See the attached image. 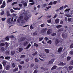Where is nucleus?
Wrapping results in <instances>:
<instances>
[{"label": "nucleus", "instance_id": "c756f323", "mask_svg": "<svg viewBox=\"0 0 73 73\" xmlns=\"http://www.w3.org/2000/svg\"><path fill=\"white\" fill-rule=\"evenodd\" d=\"M37 35V32L36 31L35 32H34L33 34V36H36Z\"/></svg>", "mask_w": 73, "mask_h": 73}, {"label": "nucleus", "instance_id": "f3484780", "mask_svg": "<svg viewBox=\"0 0 73 73\" xmlns=\"http://www.w3.org/2000/svg\"><path fill=\"white\" fill-rule=\"evenodd\" d=\"M5 46V44L4 43H1L0 44V47L1 46Z\"/></svg>", "mask_w": 73, "mask_h": 73}, {"label": "nucleus", "instance_id": "37998d69", "mask_svg": "<svg viewBox=\"0 0 73 73\" xmlns=\"http://www.w3.org/2000/svg\"><path fill=\"white\" fill-rule=\"evenodd\" d=\"M34 65H35V64H32L30 65V67L32 68L33 66H34Z\"/></svg>", "mask_w": 73, "mask_h": 73}, {"label": "nucleus", "instance_id": "de8ad7c7", "mask_svg": "<svg viewBox=\"0 0 73 73\" xmlns=\"http://www.w3.org/2000/svg\"><path fill=\"white\" fill-rule=\"evenodd\" d=\"M18 66L19 68V69L20 70H22V68H22V66H21V65H19Z\"/></svg>", "mask_w": 73, "mask_h": 73}, {"label": "nucleus", "instance_id": "864d4df0", "mask_svg": "<svg viewBox=\"0 0 73 73\" xmlns=\"http://www.w3.org/2000/svg\"><path fill=\"white\" fill-rule=\"evenodd\" d=\"M51 17H52V16L48 15L46 17V18H47V19H49V18H50Z\"/></svg>", "mask_w": 73, "mask_h": 73}, {"label": "nucleus", "instance_id": "9b49d317", "mask_svg": "<svg viewBox=\"0 0 73 73\" xmlns=\"http://www.w3.org/2000/svg\"><path fill=\"white\" fill-rule=\"evenodd\" d=\"M64 31V29L62 28H61L58 30V33H60V32H62V31Z\"/></svg>", "mask_w": 73, "mask_h": 73}, {"label": "nucleus", "instance_id": "6ab92c4d", "mask_svg": "<svg viewBox=\"0 0 73 73\" xmlns=\"http://www.w3.org/2000/svg\"><path fill=\"white\" fill-rule=\"evenodd\" d=\"M44 51H45V52L47 53H49V50L45 49Z\"/></svg>", "mask_w": 73, "mask_h": 73}, {"label": "nucleus", "instance_id": "e433bc0d", "mask_svg": "<svg viewBox=\"0 0 73 73\" xmlns=\"http://www.w3.org/2000/svg\"><path fill=\"white\" fill-rule=\"evenodd\" d=\"M30 29L31 30L33 29V25L32 24L30 27Z\"/></svg>", "mask_w": 73, "mask_h": 73}, {"label": "nucleus", "instance_id": "680f3d73", "mask_svg": "<svg viewBox=\"0 0 73 73\" xmlns=\"http://www.w3.org/2000/svg\"><path fill=\"white\" fill-rule=\"evenodd\" d=\"M1 8H4V7H5V5H1Z\"/></svg>", "mask_w": 73, "mask_h": 73}, {"label": "nucleus", "instance_id": "a19ab883", "mask_svg": "<svg viewBox=\"0 0 73 73\" xmlns=\"http://www.w3.org/2000/svg\"><path fill=\"white\" fill-rule=\"evenodd\" d=\"M55 35H56V33H53L52 34H51L52 36H54Z\"/></svg>", "mask_w": 73, "mask_h": 73}, {"label": "nucleus", "instance_id": "338daca9", "mask_svg": "<svg viewBox=\"0 0 73 73\" xmlns=\"http://www.w3.org/2000/svg\"><path fill=\"white\" fill-rule=\"evenodd\" d=\"M25 61L26 62H28L29 61V60L28 58H27L25 60Z\"/></svg>", "mask_w": 73, "mask_h": 73}, {"label": "nucleus", "instance_id": "aec40b11", "mask_svg": "<svg viewBox=\"0 0 73 73\" xmlns=\"http://www.w3.org/2000/svg\"><path fill=\"white\" fill-rule=\"evenodd\" d=\"M62 26L61 25H57L56 26V28H57V29H59V28H60L61 27H62Z\"/></svg>", "mask_w": 73, "mask_h": 73}, {"label": "nucleus", "instance_id": "a18cd8bd", "mask_svg": "<svg viewBox=\"0 0 73 73\" xmlns=\"http://www.w3.org/2000/svg\"><path fill=\"white\" fill-rule=\"evenodd\" d=\"M12 66H13V68H15V66H16V65H15V63H13L12 64Z\"/></svg>", "mask_w": 73, "mask_h": 73}, {"label": "nucleus", "instance_id": "4be33fe9", "mask_svg": "<svg viewBox=\"0 0 73 73\" xmlns=\"http://www.w3.org/2000/svg\"><path fill=\"white\" fill-rule=\"evenodd\" d=\"M69 69V70H71L72 69H73V66H70L69 67H68Z\"/></svg>", "mask_w": 73, "mask_h": 73}, {"label": "nucleus", "instance_id": "f03ea898", "mask_svg": "<svg viewBox=\"0 0 73 73\" xmlns=\"http://www.w3.org/2000/svg\"><path fill=\"white\" fill-rule=\"evenodd\" d=\"M62 48L60 47L58 50V53H61L62 52Z\"/></svg>", "mask_w": 73, "mask_h": 73}, {"label": "nucleus", "instance_id": "f8f14e48", "mask_svg": "<svg viewBox=\"0 0 73 73\" xmlns=\"http://www.w3.org/2000/svg\"><path fill=\"white\" fill-rule=\"evenodd\" d=\"M59 21H60V19H56L55 20V22L56 23V24H57L58 23H59Z\"/></svg>", "mask_w": 73, "mask_h": 73}, {"label": "nucleus", "instance_id": "c03bdc74", "mask_svg": "<svg viewBox=\"0 0 73 73\" xmlns=\"http://www.w3.org/2000/svg\"><path fill=\"white\" fill-rule=\"evenodd\" d=\"M65 16H66V17H70V16H71V15H67L66 14L65 15Z\"/></svg>", "mask_w": 73, "mask_h": 73}, {"label": "nucleus", "instance_id": "20e7f679", "mask_svg": "<svg viewBox=\"0 0 73 73\" xmlns=\"http://www.w3.org/2000/svg\"><path fill=\"white\" fill-rule=\"evenodd\" d=\"M54 59H51L50 61L49 62L48 64H53V62H54Z\"/></svg>", "mask_w": 73, "mask_h": 73}, {"label": "nucleus", "instance_id": "79ce46f5", "mask_svg": "<svg viewBox=\"0 0 73 73\" xmlns=\"http://www.w3.org/2000/svg\"><path fill=\"white\" fill-rule=\"evenodd\" d=\"M5 59L7 60V59H10V57L9 56H6L5 57Z\"/></svg>", "mask_w": 73, "mask_h": 73}, {"label": "nucleus", "instance_id": "7ed1b4c3", "mask_svg": "<svg viewBox=\"0 0 73 73\" xmlns=\"http://www.w3.org/2000/svg\"><path fill=\"white\" fill-rule=\"evenodd\" d=\"M46 30H47V29L46 28L43 29L41 31V33H45V32H46Z\"/></svg>", "mask_w": 73, "mask_h": 73}, {"label": "nucleus", "instance_id": "2eb2a0df", "mask_svg": "<svg viewBox=\"0 0 73 73\" xmlns=\"http://www.w3.org/2000/svg\"><path fill=\"white\" fill-rule=\"evenodd\" d=\"M28 44V42L27 41L23 43L24 46H25L26 45H27V44Z\"/></svg>", "mask_w": 73, "mask_h": 73}, {"label": "nucleus", "instance_id": "72a5a7b5", "mask_svg": "<svg viewBox=\"0 0 73 73\" xmlns=\"http://www.w3.org/2000/svg\"><path fill=\"white\" fill-rule=\"evenodd\" d=\"M34 46H36V47H37L38 46V45L37 43H34Z\"/></svg>", "mask_w": 73, "mask_h": 73}, {"label": "nucleus", "instance_id": "393cba45", "mask_svg": "<svg viewBox=\"0 0 73 73\" xmlns=\"http://www.w3.org/2000/svg\"><path fill=\"white\" fill-rule=\"evenodd\" d=\"M2 64L4 66H5V65H6V64H7V62L5 61L3 62Z\"/></svg>", "mask_w": 73, "mask_h": 73}, {"label": "nucleus", "instance_id": "ea45409f", "mask_svg": "<svg viewBox=\"0 0 73 73\" xmlns=\"http://www.w3.org/2000/svg\"><path fill=\"white\" fill-rule=\"evenodd\" d=\"M53 4V2L52 1H51L48 4L49 5H52Z\"/></svg>", "mask_w": 73, "mask_h": 73}, {"label": "nucleus", "instance_id": "5fc2aeb1", "mask_svg": "<svg viewBox=\"0 0 73 73\" xmlns=\"http://www.w3.org/2000/svg\"><path fill=\"white\" fill-rule=\"evenodd\" d=\"M20 64H24V62L23 61H22L21 62H20Z\"/></svg>", "mask_w": 73, "mask_h": 73}, {"label": "nucleus", "instance_id": "a878e982", "mask_svg": "<svg viewBox=\"0 0 73 73\" xmlns=\"http://www.w3.org/2000/svg\"><path fill=\"white\" fill-rule=\"evenodd\" d=\"M70 58H71V57L70 56H68L67 59V61H69L70 60Z\"/></svg>", "mask_w": 73, "mask_h": 73}, {"label": "nucleus", "instance_id": "58836bf2", "mask_svg": "<svg viewBox=\"0 0 73 73\" xmlns=\"http://www.w3.org/2000/svg\"><path fill=\"white\" fill-rule=\"evenodd\" d=\"M23 5L24 7H27V2H25L23 3Z\"/></svg>", "mask_w": 73, "mask_h": 73}, {"label": "nucleus", "instance_id": "f704fd0d", "mask_svg": "<svg viewBox=\"0 0 73 73\" xmlns=\"http://www.w3.org/2000/svg\"><path fill=\"white\" fill-rule=\"evenodd\" d=\"M47 21L48 23H51V22L52 21V20L51 19H50L47 20Z\"/></svg>", "mask_w": 73, "mask_h": 73}, {"label": "nucleus", "instance_id": "423d86ee", "mask_svg": "<svg viewBox=\"0 0 73 73\" xmlns=\"http://www.w3.org/2000/svg\"><path fill=\"white\" fill-rule=\"evenodd\" d=\"M26 39V38L25 37H22L20 38V41H24Z\"/></svg>", "mask_w": 73, "mask_h": 73}, {"label": "nucleus", "instance_id": "0eeeda50", "mask_svg": "<svg viewBox=\"0 0 73 73\" xmlns=\"http://www.w3.org/2000/svg\"><path fill=\"white\" fill-rule=\"evenodd\" d=\"M29 19V17L28 16H26L24 18V20L25 21H27Z\"/></svg>", "mask_w": 73, "mask_h": 73}, {"label": "nucleus", "instance_id": "6e6d98bb", "mask_svg": "<svg viewBox=\"0 0 73 73\" xmlns=\"http://www.w3.org/2000/svg\"><path fill=\"white\" fill-rule=\"evenodd\" d=\"M70 48H73V44L72 43L70 45Z\"/></svg>", "mask_w": 73, "mask_h": 73}, {"label": "nucleus", "instance_id": "3c124183", "mask_svg": "<svg viewBox=\"0 0 73 73\" xmlns=\"http://www.w3.org/2000/svg\"><path fill=\"white\" fill-rule=\"evenodd\" d=\"M51 8V6H49L48 7H46V8L47 9V10H48V9H49V8Z\"/></svg>", "mask_w": 73, "mask_h": 73}, {"label": "nucleus", "instance_id": "f257e3e1", "mask_svg": "<svg viewBox=\"0 0 73 73\" xmlns=\"http://www.w3.org/2000/svg\"><path fill=\"white\" fill-rule=\"evenodd\" d=\"M23 18H24V16H21L17 19V21L18 23H24Z\"/></svg>", "mask_w": 73, "mask_h": 73}, {"label": "nucleus", "instance_id": "8fccbe9b", "mask_svg": "<svg viewBox=\"0 0 73 73\" xmlns=\"http://www.w3.org/2000/svg\"><path fill=\"white\" fill-rule=\"evenodd\" d=\"M11 18H9L7 20V23H9V22H10V21L11 20Z\"/></svg>", "mask_w": 73, "mask_h": 73}, {"label": "nucleus", "instance_id": "473e14b6", "mask_svg": "<svg viewBox=\"0 0 73 73\" xmlns=\"http://www.w3.org/2000/svg\"><path fill=\"white\" fill-rule=\"evenodd\" d=\"M45 25L43 23L40 25V27L42 28H43V27H45Z\"/></svg>", "mask_w": 73, "mask_h": 73}, {"label": "nucleus", "instance_id": "39448f33", "mask_svg": "<svg viewBox=\"0 0 73 73\" xmlns=\"http://www.w3.org/2000/svg\"><path fill=\"white\" fill-rule=\"evenodd\" d=\"M62 36L63 38H66L67 37V35L64 33H63L62 34Z\"/></svg>", "mask_w": 73, "mask_h": 73}, {"label": "nucleus", "instance_id": "0e129e2a", "mask_svg": "<svg viewBox=\"0 0 73 73\" xmlns=\"http://www.w3.org/2000/svg\"><path fill=\"white\" fill-rule=\"evenodd\" d=\"M5 1H4L3 3V5H5Z\"/></svg>", "mask_w": 73, "mask_h": 73}, {"label": "nucleus", "instance_id": "774afa93", "mask_svg": "<svg viewBox=\"0 0 73 73\" xmlns=\"http://www.w3.org/2000/svg\"><path fill=\"white\" fill-rule=\"evenodd\" d=\"M34 73H37V70H35L34 72Z\"/></svg>", "mask_w": 73, "mask_h": 73}, {"label": "nucleus", "instance_id": "5701e85b", "mask_svg": "<svg viewBox=\"0 0 73 73\" xmlns=\"http://www.w3.org/2000/svg\"><path fill=\"white\" fill-rule=\"evenodd\" d=\"M10 14H9V11H7V16H10Z\"/></svg>", "mask_w": 73, "mask_h": 73}, {"label": "nucleus", "instance_id": "ddd939ff", "mask_svg": "<svg viewBox=\"0 0 73 73\" xmlns=\"http://www.w3.org/2000/svg\"><path fill=\"white\" fill-rule=\"evenodd\" d=\"M47 35H50V29H49L47 32Z\"/></svg>", "mask_w": 73, "mask_h": 73}, {"label": "nucleus", "instance_id": "2f4dec72", "mask_svg": "<svg viewBox=\"0 0 73 73\" xmlns=\"http://www.w3.org/2000/svg\"><path fill=\"white\" fill-rule=\"evenodd\" d=\"M43 38H44L43 37L40 38L38 39L39 41H41V40H43Z\"/></svg>", "mask_w": 73, "mask_h": 73}, {"label": "nucleus", "instance_id": "b1692460", "mask_svg": "<svg viewBox=\"0 0 73 73\" xmlns=\"http://www.w3.org/2000/svg\"><path fill=\"white\" fill-rule=\"evenodd\" d=\"M5 40H7V41H8L9 40V36H7L5 38Z\"/></svg>", "mask_w": 73, "mask_h": 73}, {"label": "nucleus", "instance_id": "c9c22d12", "mask_svg": "<svg viewBox=\"0 0 73 73\" xmlns=\"http://www.w3.org/2000/svg\"><path fill=\"white\" fill-rule=\"evenodd\" d=\"M37 52L36 51L35 53L33 54V56H36V55H37Z\"/></svg>", "mask_w": 73, "mask_h": 73}, {"label": "nucleus", "instance_id": "a211bd4d", "mask_svg": "<svg viewBox=\"0 0 73 73\" xmlns=\"http://www.w3.org/2000/svg\"><path fill=\"white\" fill-rule=\"evenodd\" d=\"M57 68V66H54L52 67L51 68V70H54V69H56Z\"/></svg>", "mask_w": 73, "mask_h": 73}, {"label": "nucleus", "instance_id": "cd10ccee", "mask_svg": "<svg viewBox=\"0 0 73 73\" xmlns=\"http://www.w3.org/2000/svg\"><path fill=\"white\" fill-rule=\"evenodd\" d=\"M35 62H38V60L37 59V58H35Z\"/></svg>", "mask_w": 73, "mask_h": 73}, {"label": "nucleus", "instance_id": "9d476101", "mask_svg": "<svg viewBox=\"0 0 73 73\" xmlns=\"http://www.w3.org/2000/svg\"><path fill=\"white\" fill-rule=\"evenodd\" d=\"M39 56L42 57V58H46V55H39Z\"/></svg>", "mask_w": 73, "mask_h": 73}, {"label": "nucleus", "instance_id": "052dcab7", "mask_svg": "<svg viewBox=\"0 0 73 73\" xmlns=\"http://www.w3.org/2000/svg\"><path fill=\"white\" fill-rule=\"evenodd\" d=\"M57 3V1H55L53 2V4H56Z\"/></svg>", "mask_w": 73, "mask_h": 73}, {"label": "nucleus", "instance_id": "c85d7f7f", "mask_svg": "<svg viewBox=\"0 0 73 73\" xmlns=\"http://www.w3.org/2000/svg\"><path fill=\"white\" fill-rule=\"evenodd\" d=\"M47 43H48L49 44H52V41L50 40H49L48 41Z\"/></svg>", "mask_w": 73, "mask_h": 73}, {"label": "nucleus", "instance_id": "49530a36", "mask_svg": "<svg viewBox=\"0 0 73 73\" xmlns=\"http://www.w3.org/2000/svg\"><path fill=\"white\" fill-rule=\"evenodd\" d=\"M59 65H64V64L63 63V62H60L59 63Z\"/></svg>", "mask_w": 73, "mask_h": 73}, {"label": "nucleus", "instance_id": "e2e57ef3", "mask_svg": "<svg viewBox=\"0 0 73 73\" xmlns=\"http://www.w3.org/2000/svg\"><path fill=\"white\" fill-rule=\"evenodd\" d=\"M12 0H8L7 3H9V2H11V1H12Z\"/></svg>", "mask_w": 73, "mask_h": 73}, {"label": "nucleus", "instance_id": "412c9836", "mask_svg": "<svg viewBox=\"0 0 73 73\" xmlns=\"http://www.w3.org/2000/svg\"><path fill=\"white\" fill-rule=\"evenodd\" d=\"M23 49L22 48H19V52H21L22 51H23Z\"/></svg>", "mask_w": 73, "mask_h": 73}, {"label": "nucleus", "instance_id": "1a4fd4ad", "mask_svg": "<svg viewBox=\"0 0 73 73\" xmlns=\"http://www.w3.org/2000/svg\"><path fill=\"white\" fill-rule=\"evenodd\" d=\"M9 69H10V66H9V65H7L6 67V70H9Z\"/></svg>", "mask_w": 73, "mask_h": 73}, {"label": "nucleus", "instance_id": "bf43d9fd", "mask_svg": "<svg viewBox=\"0 0 73 73\" xmlns=\"http://www.w3.org/2000/svg\"><path fill=\"white\" fill-rule=\"evenodd\" d=\"M6 19V18H3L2 19V21H5V20Z\"/></svg>", "mask_w": 73, "mask_h": 73}, {"label": "nucleus", "instance_id": "7c9ffc66", "mask_svg": "<svg viewBox=\"0 0 73 73\" xmlns=\"http://www.w3.org/2000/svg\"><path fill=\"white\" fill-rule=\"evenodd\" d=\"M9 38H14V36L12 35H11L9 36Z\"/></svg>", "mask_w": 73, "mask_h": 73}, {"label": "nucleus", "instance_id": "603ef678", "mask_svg": "<svg viewBox=\"0 0 73 73\" xmlns=\"http://www.w3.org/2000/svg\"><path fill=\"white\" fill-rule=\"evenodd\" d=\"M70 9H66L65 10V12H68V11H70Z\"/></svg>", "mask_w": 73, "mask_h": 73}, {"label": "nucleus", "instance_id": "69168bd1", "mask_svg": "<svg viewBox=\"0 0 73 73\" xmlns=\"http://www.w3.org/2000/svg\"><path fill=\"white\" fill-rule=\"evenodd\" d=\"M70 64H71V65H73V60H72L70 62Z\"/></svg>", "mask_w": 73, "mask_h": 73}, {"label": "nucleus", "instance_id": "4d7b16f0", "mask_svg": "<svg viewBox=\"0 0 73 73\" xmlns=\"http://www.w3.org/2000/svg\"><path fill=\"white\" fill-rule=\"evenodd\" d=\"M64 8V6H62V7H60L59 8V10H62V9Z\"/></svg>", "mask_w": 73, "mask_h": 73}, {"label": "nucleus", "instance_id": "dca6fc26", "mask_svg": "<svg viewBox=\"0 0 73 73\" xmlns=\"http://www.w3.org/2000/svg\"><path fill=\"white\" fill-rule=\"evenodd\" d=\"M41 69H43V70H44V71H45L46 70H48V68H44L42 67H41Z\"/></svg>", "mask_w": 73, "mask_h": 73}, {"label": "nucleus", "instance_id": "4468645a", "mask_svg": "<svg viewBox=\"0 0 73 73\" xmlns=\"http://www.w3.org/2000/svg\"><path fill=\"white\" fill-rule=\"evenodd\" d=\"M15 51H12L11 52V55H14L15 54Z\"/></svg>", "mask_w": 73, "mask_h": 73}, {"label": "nucleus", "instance_id": "bb28decb", "mask_svg": "<svg viewBox=\"0 0 73 73\" xmlns=\"http://www.w3.org/2000/svg\"><path fill=\"white\" fill-rule=\"evenodd\" d=\"M25 57V55H22L21 56V58H24V57Z\"/></svg>", "mask_w": 73, "mask_h": 73}, {"label": "nucleus", "instance_id": "13d9d810", "mask_svg": "<svg viewBox=\"0 0 73 73\" xmlns=\"http://www.w3.org/2000/svg\"><path fill=\"white\" fill-rule=\"evenodd\" d=\"M18 68H15L14 70V72H15L16 71H17L18 70Z\"/></svg>", "mask_w": 73, "mask_h": 73}, {"label": "nucleus", "instance_id": "4c0bfd02", "mask_svg": "<svg viewBox=\"0 0 73 73\" xmlns=\"http://www.w3.org/2000/svg\"><path fill=\"white\" fill-rule=\"evenodd\" d=\"M17 4V2H15L13 3L12 4V5H13L15 4Z\"/></svg>", "mask_w": 73, "mask_h": 73}, {"label": "nucleus", "instance_id": "09e8293b", "mask_svg": "<svg viewBox=\"0 0 73 73\" xmlns=\"http://www.w3.org/2000/svg\"><path fill=\"white\" fill-rule=\"evenodd\" d=\"M5 45L6 46V47H8V46H9V44H8V43L6 42L5 43Z\"/></svg>", "mask_w": 73, "mask_h": 73}, {"label": "nucleus", "instance_id": "6e6552de", "mask_svg": "<svg viewBox=\"0 0 73 73\" xmlns=\"http://www.w3.org/2000/svg\"><path fill=\"white\" fill-rule=\"evenodd\" d=\"M60 42V40L58 39H56V40L55 41V44L56 45H57L58 43Z\"/></svg>", "mask_w": 73, "mask_h": 73}]
</instances>
